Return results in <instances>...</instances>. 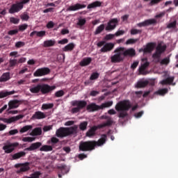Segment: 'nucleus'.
<instances>
[{"label":"nucleus","mask_w":178,"mask_h":178,"mask_svg":"<svg viewBox=\"0 0 178 178\" xmlns=\"http://www.w3.org/2000/svg\"><path fill=\"white\" fill-rule=\"evenodd\" d=\"M106 134H102V138L96 140L81 141L79 143V149L81 152H91L95 149V147H101L106 143Z\"/></svg>","instance_id":"1"},{"label":"nucleus","mask_w":178,"mask_h":178,"mask_svg":"<svg viewBox=\"0 0 178 178\" xmlns=\"http://www.w3.org/2000/svg\"><path fill=\"white\" fill-rule=\"evenodd\" d=\"M78 125H74L70 127H60L56 131V136L59 138H64L73 134H76Z\"/></svg>","instance_id":"2"},{"label":"nucleus","mask_w":178,"mask_h":178,"mask_svg":"<svg viewBox=\"0 0 178 178\" xmlns=\"http://www.w3.org/2000/svg\"><path fill=\"white\" fill-rule=\"evenodd\" d=\"M131 108V104L127 100H123L116 105L115 109L117 111H121L119 114V118L124 119L127 117V112Z\"/></svg>","instance_id":"3"},{"label":"nucleus","mask_w":178,"mask_h":178,"mask_svg":"<svg viewBox=\"0 0 178 178\" xmlns=\"http://www.w3.org/2000/svg\"><path fill=\"white\" fill-rule=\"evenodd\" d=\"M111 126H112L111 120H108L107 122L98 124L97 126H93L86 132V137L92 138L96 136V132L98 129H102Z\"/></svg>","instance_id":"4"},{"label":"nucleus","mask_w":178,"mask_h":178,"mask_svg":"<svg viewBox=\"0 0 178 178\" xmlns=\"http://www.w3.org/2000/svg\"><path fill=\"white\" fill-rule=\"evenodd\" d=\"M124 52V47H117L114 50V55L111 57V62L112 63H120L124 60V56H123Z\"/></svg>","instance_id":"5"},{"label":"nucleus","mask_w":178,"mask_h":178,"mask_svg":"<svg viewBox=\"0 0 178 178\" xmlns=\"http://www.w3.org/2000/svg\"><path fill=\"white\" fill-rule=\"evenodd\" d=\"M113 105V102L109 101L106 103L102 104L101 106H99L95 103L90 104L87 106L86 110L90 112H95L102 109H104L105 108H109Z\"/></svg>","instance_id":"6"},{"label":"nucleus","mask_w":178,"mask_h":178,"mask_svg":"<svg viewBox=\"0 0 178 178\" xmlns=\"http://www.w3.org/2000/svg\"><path fill=\"white\" fill-rule=\"evenodd\" d=\"M87 105L88 103L85 100H75L72 102V106L74 107L71 110L72 113L76 114L79 113L81 110L84 109Z\"/></svg>","instance_id":"7"},{"label":"nucleus","mask_w":178,"mask_h":178,"mask_svg":"<svg viewBox=\"0 0 178 178\" xmlns=\"http://www.w3.org/2000/svg\"><path fill=\"white\" fill-rule=\"evenodd\" d=\"M30 163L29 162H25V163H16L15 165V168H19V170H17V174H20L23 172H26L31 170L30 168Z\"/></svg>","instance_id":"8"},{"label":"nucleus","mask_w":178,"mask_h":178,"mask_svg":"<svg viewBox=\"0 0 178 178\" xmlns=\"http://www.w3.org/2000/svg\"><path fill=\"white\" fill-rule=\"evenodd\" d=\"M56 88V86H49L48 84H40V92L42 95H47L52 91L55 90Z\"/></svg>","instance_id":"9"},{"label":"nucleus","mask_w":178,"mask_h":178,"mask_svg":"<svg viewBox=\"0 0 178 178\" xmlns=\"http://www.w3.org/2000/svg\"><path fill=\"white\" fill-rule=\"evenodd\" d=\"M166 48L167 46L165 44L162 45L161 43H159L156 48L155 53L152 54V58H161V54L165 52Z\"/></svg>","instance_id":"10"},{"label":"nucleus","mask_w":178,"mask_h":178,"mask_svg":"<svg viewBox=\"0 0 178 178\" xmlns=\"http://www.w3.org/2000/svg\"><path fill=\"white\" fill-rule=\"evenodd\" d=\"M51 73V70L49 67H42L38 69L34 73L33 76L35 77H41L48 75Z\"/></svg>","instance_id":"11"},{"label":"nucleus","mask_w":178,"mask_h":178,"mask_svg":"<svg viewBox=\"0 0 178 178\" xmlns=\"http://www.w3.org/2000/svg\"><path fill=\"white\" fill-rule=\"evenodd\" d=\"M19 143L17 142L10 143L3 146L2 149L5 152L6 154H11L15 151V147H19Z\"/></svg>","instance_id":"12"},{"label":"nucleus","mask_w":178,"mask_h":178,"mask_svg":"<svg viewBox=\"0 0 178 178\" xmlns=\"http://www.w3.org/2000/svg\"><path fill=\"white\" fill-rule=\"evenodd\" d=\"M118 24H119V19H118V18L110 19L105 28L106 31H112V30H115Z\"/></svg>","instance_id":"13"},{"label":"nucleus","mask_w":178,"mask_h":178,"mask_svg":"<svg viewBox=\"0 0 178 178\" xmlns=\"http://www.w3.org/2000/svg\"><path fill=\"white\" fill-rule=\"evenodd\" d=\"M23 118H24L23 115H18L16 116L11 117L10 118H0V121L3 122V123L10 124Z\"/></svg>","instance_id":"14"},{"label":"nucleus","mask_w":178,"mask_h":178,"mask_svg":"<svg viewBox=\"0 0 178 178\" xmlns=\"http://www.w3.org/2000/svg\"><path fill=\"white\" fill-rule=\"evenodd\" d=\"M23 9L21 3H19V1L16 2L15 3H13L10 6V9L8 10V13L11 15H13V13H18L20 10Z\"/></svg>","instance_id":"15"},{"label":"nucleus","mask_w":178,"mask_h":178,"mask_svg":"<svg viewBox=\"0 0 178 178\" xmlns=\"http://www.w3.org/2000/svg\"><path fill=\"white\" fill-rule=\"evenodd\" d=\"M87 6L86 4H81V3H76L73 6H69L67 9L66 11H76L80 9H83L84 8H86Z\"/></svg>","instance_id":"16"},{"label":"nucleus","mask_w":178,"mask_h":178,"mask_svg":"<svg viewBox=\"0 0 178 178\" xmlns=\"http://www.w3.org/2000/svg\"><path fill=\"white\" fill-rule=\"evenodd\" d=\"M113 48H115V44L112 42L106 43L100 49V52H111Z\"/></svg>","instance_id":"17"},{"label":"nucleus","mask_w":178,"mask_h":178,"mask_svg":"<svg viewBox=\"0 0 178 178\" xmlns=\"http://www.w3.org/2000/svg\"><path fill=\"white\" fill-rule=\"evenodd\" d=\"M42 145V143L41 142L33 143L29 147L25 148L24 151L33 152L38 149Z\"/></svg>","instance_id":"18"},{"label":"nucleus","mask_w":178,"mask_h":178,"mask_svg":"<svg viewBox=\"0 0 178 178\" xmlns=\"http://www.w3.org/2000/svg\"><path fill=\"white\" fill-rule=\"evenodd\" d=\"M47 118V115L42 111H35L34 114L32 115V120H43Z\"/></svg>","instance_id":"19"},{"label":"nucleus","mask_w":178,"mask_h":178,"mask_svg":"<svg viewBox=\"0 0 178 178\" xmlns=\"http://www.w3.org/2000/svg\"><path fill=\"white\" fill-rule=\"evenodd\" d=\"M154 47H155V43L149 42L146 44V47L144 49H141L140 51H143L144 54H150V52L153 51Z\"/></svg>","instance_id":"20"},{"label":"nucleus","mask_w":178,"mask_h":178,"mask_svg":"<svg viewBox=\"0 0 178 178\" xmlns=\"http://www.w3.org/2000/svg\"><path fill=\"white\" fill-rule=\"evenodd\" d=\"M20 101L17 99L11 100L8 102V111L17 108L19 106Z\"/></svg>","instance_id":"21"},{"label":"nucleus","mask_w":178,"mask_h":178,"mask_svg":"<svg viewBox=\"0 0 178 178\" xmlns=\"http://www.w3.org/2000/svg\"><path fill=\"white\" fill-rule=\"evenodd\" d=\"M26 155V153L24 151H20L19 152H17L14 154H11V161H14V160H18L21 158L25 157Z\"/></svg>","instance_id":"22"},{"label":"nucleus","mask_w":178,"mask_h":178,"mask_svg":"<svg viewBox=\"0 0 178 178\" xmlns=\"http://www.w3.org/2000/svg\"><path fill=\"white\" fill-rule=\"evenodd\" d=\"M174 76L168 77L165 79H163L161 81V84L162 86H166V85H172L175 86V83H172L174 81Z\"/></svg>","instance_id":"23"},{"label":"nucleus","mask_w":178,"mask_h":178,"mask_svg":"<svg viewBox=\"0 0 178 178\" xmlns=\"http://www.w3.org/2000/svg\"><path fill=\"white\" fill-rule=\"evenodd\" d=\"M92 61V58L88 57V58H84L79 63V65L81 67H86L88 66L91 64Z\"/></svg>","instance_id":"24"},{"label":"nucleus","mask_w":178,"mask_h":178,"mask_svg":"<svg viewBox=\"0 0 178 178\" xmlns=\"http://www.w3.org/2000/svg\"><path fill=\"white\" fill-rule=\"evenodd\" d=\"M17 92L15 90L12 91H0V99L6 98L8 96L16 94Z\"/></svg>","instance_id":"25"},{"label":"nucleus","mask_w":178,"mask_h":178,"mask_svg":"<svg viewBox=\"0 0 178 178\" xmlns=\"http://www.w3.org/2000/svg\"><path fill=\"white\" fill-rule=\"evenodd\" d=\"M46 34H47L46 31H34L30 33V37H34V35H36L37 37L42 38V37H45Z\"/></svg>","instance_id":"26"},{"label":"nucleus","mask_w":178,"mask_h":178,"mask_svg":"<svg viewBox=\"0 0 178 178\" xmlns=\"http://www.w3.org/2000/svg\"><path fill=\"white\" fill-rule=\"evenodd\" d=\"M56 44V41L55 40H48L44 41L42 47H44V48H49L50 47H54Z\"/></svg>","instance_id":"27"},{"label":"nucleus","mask_w":178,"mask_h":178,"mask_svg":"<svg viewBox=\"0 0 178 178\" xmlns=\"http://www.w3.org/2000/svg\"><path fill=\"white\" fill-rule=\"evenodd\" d=\"M124 58L126 56H134L136 55V50L134 49H129L124 50L122 52Z\"/></svg>","instance_id":"28"},{"label":"nucleus","mask_w":178,"mask_h":178,"mask_svg":"<svg viewBox=\"0 0 178 178\" xmlns=\"http://www.w3.org/2000/svg\"><path fill=\"white\" fill-rule=\"evenodd\" d=\"M10 79V73L5 72L0 77V83L7 82Z\"/></svg>","instance_id":"29"},{"label":"nucleus","mask_w":178,"mask_h":178,"mask_svg":"<svg viewBox=\"0 0 178 178\" xmlns=\"http://www.w3.org/2000/svg\"><path fill=\"white\" fill-rule=\"evenodd\" d=\"M74 48H75L74 43L71 42L67 44L66 46H65L63 48V52H72V51L74 49Z\"/></svg>","instance_id":"30"},{"label":"nucleus","mask_w":178,"mask_h":178,"mask_svg":"<svg viewBox=\"0 0 178 178\" xmlns=\"http://www.w3.org/2000/svg\"><path fill=\"white\" fill-rule=\"evenodd\" d=\"M42 134V129L40 127H36L32 130V131L30 134V136H41Z\"/></svg>","instance_id":"31"},{"label":"nucleus","mask_w":178,"mask_h":178,"mask_svg":"<svg viewBox=\"0 0 178 178\" xmlns=\"http://www.w3.org/2000/svg\"><path fill=\"white\" fill-rule=\"evenodd\" d=\"M102 5V2L99 1H95L90 4L88 5L87 8L91 9V8H95L97 7H100Z\"/></svg>","instance_id":"32"},{"label":"nucleus","mask_w":178,"mask_h":178,"mask_svg":"<svg viewBox=\"0 0 178 178\" xmlns=\"http://www.w3.org/2000/svg\"><path fill=\"white\" fill-rule=\"evenodd\" d=\"M29 91L32 94H38L40 92V84L30 88Z\"/></svg>","instance_id":"33"},{"label":"nucleus","mask_w":178,"mask_h":178,"mask_svg":"<svg viewBox=\"0 0 178 178\" xmlns=\"http://www.w3.org/2000/svg\"><path fill=\"white\" fill-rule=\"evenodd\" d=\"M58 173H61V175H65L67 173V165H61L58 166Z\"/></svg>","instance_id":"34"},{"label":"nucleus","mask_w":178,"mask_h":178,"mask_svg":"<svg viewBox=\"0 0 178 178\" xmlns=\"http://www.w3.org/2000/svg\"><path fill=\"white\" fill-rule=\"evenodd\" d=\"M40 152H51L53 151V146L48 145H44L40 148Z\"/></svg>","instance_id":"35"},{"label":"nucleus","mask_w":178,"mask_h":178,"mask_svg":"<svg viewBox=\"0 0 178 178\" xmlns=\"http://www.w3.org/2000/svg\"><path fill=\"white\" fill-rule=\"evenodd\" d=\"M105 29H106L105 28V24H102L100 26H99L96 29V30L94 33L95 35H97V34H101V33H102V31H104V30H105Z\"/></svg>","instance_id":"36"},{"label":"nucleus","mask_w":178,"mask_h":178,"mask_svg":"<svg viewBox=\"0 0 178 178\" xmlns=\"http://www.w3.org/2000/svg\"><path fill=\"white\" fill-rule=\"evenodd\" d=\"M149 84L147 81H140L137 83L136 88H144Z\"/></svg>","instance_id":"37"},{"label":"nucleus","mask_w":178,"mask_h":178,"mask_svg":"<svg viewBox=\"0 0 178 178\" xmlns=\"http://www.w3.org/2000/svg\"><path fill=\"white\" fill-rule=\"evenodd\" d=\"M168 92V88H161L154 92V95L164 96Z\"/></svg>","instance_id":"38"},{"label":"nucleus","mask_w":178,"mask_h":178,"mask_svg":"<svg viewBox=\"0 0 178 178\" xmlns=\"http://www.w3.org/2000/svg\"><path fill=\"white\" fill-rule=\"evenodd\" d=\"M170 63V56L165 57L164 58H163L161 62H160V65L161 66L165 65V66H168Z\"/></svg>","instance_id":"39"},{"label":"nucleus","mask_w":178,"mask_h":178,"mask_svg":"<svg viewBox=\"0 0 178 178\" xmlns=\"http://www.w3.org/2000/svg\"><path fill=\"white\" fill-rule=\"evenodd\" d=\"M18 60L16 58H10L9 60V67H15L17 65H18Z\"/></svg>","instance_id":"40"},{"label":"nucleus","mask_w":178,"mask_h":178,"mask_svg":"<svg viewBox=\"0 0 178 178\" xmlns=\"http://www.w3.org/2000/svg\"><path fill=\"white\" fill-rule=\"evenodd\" d=\"M32 129H33V126L32 125H26V126L23 127L19 130V133L20 134H24V133L29 131V130H31Z\"/></svg>","instance_id":"41"},{"label":"nucleus","mask_w":178,"mask_h":178,"mask_svg":"<svg viewBox=\"0 0 178 178\" xmlns=\"http://www.w3.org/2000/svg\"><path fill=\"white\" fill-rule=\"evenodd\" d=\"M149 62H145L141 65L139 67V73L143 74V72L149 67Z\"/></svg>","instance_id":"42"},{"label":"nucleus","mask_w":178,"mask_h":178,"mask_svg":"<svg viewBox=\"0 0 178 178\" xmlns=\"http://www.w3.org/2000/svg\"><path fill=\"white\" fill-rule=\"evenodd\" d=\"M88 125V122L87 121H84L80 123L79 129L82 131L87 130V127Z\"/></svg>","instance_id":"43"},{"label":"nucleus","mask_w":178,"mask_h":178,"mask_svg":"<svg viewBox=\"0 0 178 178\" xmlns=\"http://www.w3.org/2000/svg\"><path fill=\"white\" fill-rule=\"evenodd\" d=\"M54 106V104L53 103L50 104H43L42 105V110H49L52 109Z\"/></svg>","instance_id":"44"},{"label":"nucleus","mask_w":178,"mask_h":178,"mask_svg":"<svg viewBox=\"0 0 178 178\" xmlns=\"http://www.w3.org/2000/svg\"><path fill=\"white\" fill-rule=\"evenodd\" d=\"M146 26H154L156 24L157 21L155 19H149L145 20Z\"/></svg>","instance_id":"45"},{"label":"nucleus","mask_w":178,"mask_h":178,"mask_svg":"<svg viewBox=\"0 0 178 178\" xmlns=\"http://www.w3.org/2000/svg\"><path fill=\"white\" fill-rule=\"evenodd\" d=\"M41 175L42 173L40 171H36L31 174L30 177H27L26 178H40Z\"/></svg>","instance_id":"46"},{"label":"nucleus","mask_w":178,"mask_h":178,"mask_svg":"<svg viewBox=\"0 0 178 178\" xmlns=\"http://www.w3.org/2000/svg\"><path fill=\"white\" fill-rule=\"evenodd\" d=\"M99 78V73L98 72H93L92 73L91 76H90V81H95Z\"/></svg>","instance_id":"47"},{"label":"nucleus","mask_w":178,"mask_h":178,"mask_svg":"<svg viewBox=\"0 0 178 178\" xmlns=\"http://www.w3.org/2000/svg\"><path fill=\"white\" fill-rule=\"evenodd\" d=\"M60 142V140L56 137H52L51 138V147H54L55 145Z\"/></svg>","instance_id":"48"},{"label":"nucleus","mask_w":178,"mask_h":178,"mask_svg":"<svg viewBox=\"0 0 178 178\" xmlns=\"http://www.w3.org/2000/svg\"><path fill=\"white\" fill-rule=\"evenodd\" d=\"M25 45H26V43L24 42H22V41L16 42L15 44V47L17 49L23 48V47H25Z\"/></svg>","instance_id":"49"},{"label":"nucleus","mask_w":178,"mask_h":178,"mask_svg":"<svg viewBox=\"0 0 178 178\" xmlns=\"http://www.w3.org/2000/svg\"><path fill=\"white\" fill-rule=\"evenodd\" d=\"M35 140V138L33 137H24L22 141L24 143H32Z\"/></svg>","instance_id":"50"},{"label":"nucleus","mask_w":178,"mask_h":178,"mask_svg":"<svg viewBox=\"0 0 178 178\" xmlns=\"http://www.w3.org/2000/svg\"><path fill=\"white\" fill-rule=\"evenodd\" d=\"M65 95V91L63 90H60L58 91H56L55 92V97H57V98H60V97H62Z\"/></svg>","instance_id":"51"},{"label":"nucleus","mask_w":178,"mask_h":178,"mask_svg":"<svg viewBox=\"0 0 178 178\" xmlns=\"http://www.w3.org/2000/svg\"><path fill=\"white\" fill-rule=\"evenodd\" d=\"M20 19L19 18H15V17H12L10 18V23L13 24H19Z\"/></svg>","instance_id":"52"},{"label":"nucleus","mask_w":178,"mask_h":178,"mask_svg":"<svg viewBox=\"0 0 178 178\" xmlns=\"http://www.w3.org/2000/svg\"><path fill=\"white\" fill-rule=\"evenodd\" d=\"M29 27V25L27 24H23L22 25H19L18 30L19 31H25Z\"/></svg>","instance_id":"53"},{"label":"nucleus","mask_w":178,"mask_h":178,"mask_svg":"<svg viewBox=\"0 0 178 178\" xmlns=\"http://www.w3.org/2000/svg\"><path fill=\"white\" fill-rule=\"evenodd\" d=\"M141 33H143V31H141L140 29H133L131 30V35H136L137 34H141Z\"/></svg>","instance_id":"54"},{"label":"nucleus","mask_w":178,"mask_h":178,"mask_svg":"<svg viewBox=\"0 0 178 178\" xmlns=\"http://www.w3.org/2000/svg\"><path fill=\"white\" fill-rule=\"evenodd\" d=\"M138 41V39L130 38L126 42L127 45H130V44H136Z\"/></svg>","instance_id":"55"},{"label":"nucleus","mask_w":178,"mask_h":178,"mask_svg":"<svg viewBox=\"0 0 178 178\" xmlns=\"http://www.w3.org/2000/svg\"><path fill=\"white\" fill-rule=\"evenodd\" d=\"M19 30L18 29H13L10 30L8 32V35H15L16 34H18Z\"/></svg>","instance_id":"56"},{"label":"nucleus","mask_w":178,"mask_h":178,"mask_svg":"<svg viewBox=\"0 0 178 178\" xmlns=\"http://www.w3.org/2000/svg\"><path fill=\"white\" fill-rule=\"evenodd\" d=\"M176 26H177V22L174 21V22L168 24L167 27H168V29H175Z\"/></svg>","instance_id":"57"},{"label":"nucleus","mask_w":178,"mask_h":178,"mask_svg":"<svg viewBox=\"0 0 178 178\" xmlns=\"http://www.w3.org/2000/svg\"><path fill=\"white\" fill-rule=\"evenodd\" d=\"M86 23V19H79V22H77V26H85Z\"/></svg>","instance_id":"58"},{"label":"nucleus","mask_w":178,"mask_h":178,"mask_svg":"<svg viewBox=\"0 0 178 178\" xmlns=\"http://www.w3.org/2000/svg\"><path fill=\"white\" fill-rule=\"evenodd\" d=\"M52 129H53V126L52 125L44 126L43 127V131L44 132H48V131H49Z\"/></svg>","instance_id":"59"},{"label":"nucleus","mask_w":178,"mask_h":178,"mask_svg":"<svg viewBox=\"0 0 178 178\" xmlns=\"http://www.w3.org/2000/svg\"><path fill=\"white\" fill-rule=\"evenodd\" d=\"M69 40L67 38L62 39L58 42V44H60L61 45H65V44H68Z\"/></svg>","instance_id":"60"},{"label":"nucleus","mask_w":178,"mask_h":178,"mask_svg":"<svg viewBox=\"0 0 178 178\" xmlns=\"http://www.w3.org/2000/svg\"><path fill=\"white\" fill-rule=\"evenodd\" d=\"M20 18L22 19V20H25L26 22H27L29 20V19H30V17L29 15L27 14H23L20 16Z\"/></svg>","instance_id":"61"},{"label":"nucleus","mask_w":178,"mask_h":178,"mask_svg":"<svg viewBox=\"0 0 178 178\" xmlns=\"http://www.w3.org/2000/svg\"><path fill=\"white\" fill-rule=\"evenodd\" d=\"M115 37V35L113 34H108L105 36L104 40L106 41H109L110 40H112Z\"/></svg>","instance_id":"62"},{"label":"nucleus","mask_w":178,"mask_h":178,"mask_svg":"<svg viewBox=\"0 0 178 178\" xmlns=\"http://www.w3.org/2000/svg\"><path fill=\"white\" fill-rule=\"evenodd\" d=\"M54 26H55L54 22H52V21L49 22L47 24V29H54Z\"/></svg>","instance_id":"63"},{"label":"nucleus","mask_w":178,"mask_h":178,"mask_svg":"<svg viewBox=\"0 0 178 178\" xmlns=\"http://www.w3.org/2000/svg\"><path fill=\"white\" fill-rule=\"evenodd\" d=\"M124 31H118L115 33V35H116V37H119V35H123V34H124Z\"/></svg>","instance_id":"64"}]
</instances>
